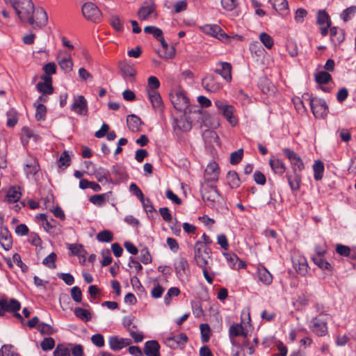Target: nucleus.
<instances>
[{
	"label": "nucleus",
	"instance_id": "f257e3e1",
	"mask_svg": "<svg viewBox=\"0 0 356 356\" xmlns=\"http://www.w3.org/2000/svg\"><path fill=\"white\" fill-rule=\"evenodd\" d=\"M201 195L202 200L211 208L217 207L223 200L216 186L208 181H204L201 184Z\"/></svg>",
	"mask_w": 356,
	"mask_h": 356
},
{
	"label": "nucleus",
	"instance_id": "f03ea898",
	"mask_svg": "<svg viewBox=\"0 0 356 356\" xmlns=\"http://www.w3.org/2000/svg\"><path fill=\"white\" fill-rule=\"evenodd\" d=\"M21 21L30 19L34 13V5L31 0H11L10 3Z\"/></svg>",
	"mask_w": 356,
	"mask_h": 356
},
{
	"label": "nucleus",
	"instance_id": "7ed1b4c3",
	"mask_svg": "<svg viewBox=\"0 0 356 356\" xmlns=\"http://www.w3.org/2000/svg\"><path fill=\"white\" fill-rule=\"evenodd\" d=\"M170 100L175 109L187 115L189 108V100L183 91H177L170 95Z\"/></svg>",
	"mask_w": 356,
	"mask_h": 356
},
{
	"label": "nucleus",
	"instance_id": "20e7f679",
	"mask_svg": "<svg viewBox=\"0 0 356 356\" xmlns=\"http://www.w3.org/2000/svg\"><path fill=\"white\" fill-rule=\"evenodd\" d=\"M309 104L314 115L323 118L328 113V106L323 99L309 97Z\"/></svg>",
	"mask_w": 356,
	"mask_h": 356
},
{
	"label": "nucleus",
	"instance_id": "39448f33",
	"mask_svg": "<svg viewBox=\"0 0 356 356\" xmlns=\"http://www.w3.org/2000/svg\"><path fill=\"white\" fill-rule=\"evenodd\" d=\"M48 17L46 11L40 7L34 8V13L29 19V23L34 29L44 27L47 24Z\"/></svg>",
	"mask_w": 356,
	"mask_h": 356
},
{
	"label": "nucleus",
	"instance_id": "423d86ee",
	"mask_svg": "<svg viewBox=\"0 0 356 356\" xmlns=\"http://www.w3.org/2000/svg\"><path fill=\"white\" fill-rule=\"evenodd\" d=\"M82 13L88 20L93 22H99L102 19L101 11L95 4L91 2L83 5Z\"/></svg>",
	"mask_w": 356,
	"mask_h": 356
},
{
	"label": "nucleus",
	"instance_id": "0eeeda50",
	"mask_svg": "<svg viewBox=\"0 0 356 356\" xmlns=\"http://www.w3.org/2000/svg\"><path fill=\"white\" fill-rule=\"evenodd\" d=\"M215 104L223 116L232 126L236 124L237 120L236 118L234 117V112L235 110L233 106L227 104L219 100L216 101Z\"/></svg>",
	"mask_w": 356,
	"mask_h": 356
},
{
	"label": "nucleus",
	"instance_id": "6e6552de",
	"mask_svg": "<svg viewBox=\"0 0 356 356\" xmlns=\"http://www.w3.org/2000/svg\"><path fill=\"white\" fill-rule=\"evenodd\" d=\"M310 327L313 332L320 337L325 336L327 333V321L323 316L314 318Z\"/></svg>",
	"mask_w": 356,
	"mask_h": 356
},
{
	"label": "nucleus",
	"instance_id": "1a4fd4ad",
	"mask_svg": "<svg viewBox=\"0 0 356 356\" xmlns=\"http://www.w3.org/2000/svg\"><path fill=\"white\" fill-rule=\"evenodd\" d=\"M156 6L152 1H145L138 11V17L140 20H146L152 15L156 17Z\"/></svg>",
	"mask_w": 356,
	"mask_h": 356
},
{
	"label": "nucleus",
	"instance_id": "9d476101",
	"mask_svg": "<svg viewBox=\"0 0 356 356\" xmlns=\"http://www.w3.org/2000/svg\"><path fill=\"white\" fill-rule=\"evenodd\" d=\"M56 61L62 70L65 73L70 72L73 69V62L70 55L66 51H60L56 56Z\"/></svg>",
	"mask_w": 356,
	"mask_h": 356
},
{
	"label": "nucleus",
	"instance_id": "9b49d317",
	"mask_svg": "<svg viewBox=\"0 0 356 356\" xmlns=\"http://www.w3.org/2000/svg\"><path fill=\"white\" fill-rule=\"evenodd\" d=\"M200 29L204 33L212 35L220 40H225L228 38L227 35L218 25L206 24Z\"/></svg>",
	"mask_w": 356,
	"mask_h": 356
},
{
	"label": "nucleus",
	"instance_id": "f8f14e48",
	"mask_svg": "<svg viewBox=\"0 0 356 356\" xmlns=\"http://www.w3.org/2000/svg\"><path fill=\"white\" fill-rule=\"evenodd\" d=\"M284 154L289 159L293 168V172L301 171L304 169V163L300 157L293 150L289 148L283 149Z\"/></svg>",
	"mask_w": 356,
	"mask_h": 356
},
{
	"label": "nucleus",
	"instance_id": "ddd939ff",
	"mask_svg": "<svg viewBox=\"0 0 356 356\" xmlns=\"http://www.w3.org/2000/svg\"><path fill=\"white\" fill-rule=\"evenodd\" d=\"M71 110L81 115H86L88 113L87 101L82 95L74 97V102L71 105Z\"/></svg>",
	"mask_w": 356,
	"mask_h": 356
},
{
	"label": "nucleus",
	"instance_id": "4468645a",
	"mask_svg": "<svg viewBox=\"0 0 356 356\" xmlns=\"http://www.w3.org/2000/svg\"><path fill=\"white\" fill-rule=\"evenodd\" d=\"M220 173L219 167L217 163L213 162L207 165L204 170V181L212 184L218 179Z\"/></svg>",
	"mask_w": 356,
	"mask_h": 356
},
{
	"label": "nucleus",
	"instance_id": "2eb2a0df",
	"mask_svg": "<svg viewBox=\"0 0 356 356\" xmlns=\"http://www.w3.org/2000/svg\"><path fill=\"white\" fill-rule=\"evenodd\" d=\"M202 85L206 90L211 92H216L221 88V85L217 79L211 74L207 75L202 80Z\"/></svg>",
	"mask_w": 356,
	"mask_h": 356
},
{
	"label": "nucleus",
	"instance_id": "dca6fc26",
	"mask_svg": "<svg viewBox=\"0 0 356 356\" xmlns=\"http://www.w3.org/2000/svg\"><path fill=\"white\" fill-rule=\"evenodd\" d=\"M175 268L176 275L180 280L188 277L189 273L188 264L185 258H179L175 261Z\"/></svg>",
	"mask_w": 356,
	"mask_h": 356
},
{
	"label": "nucleus",
	"instance_id": "f3484780",
	"mask_svg": "<svg viewBox=\"0 0 356 356\" xmlns=\"http://www.w3.org/2000/svg\"><path fill=\"white\" fill-rule=\"evenodd\" d=\"M131 343V341L129 339H120L117 336H111L108 338L109 346L114 351L120 350Z\"/></svg>",
	"mask_w": 356,
	"mask_h": 356
},
{
	"label": "nucleus",
	"instance_id": "a211bd4d",
	"mask_svg": "<svg viewBox=\"0 0 356 356\" xmlns=\"http://www.w3.org/2000/svg\"><path fill=\"white\" fill-rule=\"evenodd\" d=\"M160 345L156 340H151L145 342L143 349L147 356H160Z\"/></svg>",
	"mask_w": 356,
	"mask_h": 356
},
{
	"label": "nucleus",
	"instance_id": "6ab92c4d",
	"mask_svg": "<svg viewBox=\"0 0 356 356\" xmlns=\"http://www.w3.org/2000/svg\"><path fill=\"white\" fill-rule=\"evenodd\" d=\"M218 65L221 66L220 69H216L214 72L220 74L227 81L232 80V65L227 62H220Z\"/></svg>",
	"mask_w": 356,
	"mask_h": 356
},
{
	"label": "nucleus",
	"instance_id": "aec40b11",
	"mask_svg": "<svg viewBox=\"0 0 356 356\" xmlns=\"http://www.w3.org/2000/svg\"><path fill=\"white\" fill-rule=\"evenodd\" d=\"M147 95L153 108L159 111H161L163 109V102L159 92L151 90L150 92H147Z\"/></svg>",
	"mask_w": 356,
	"mask_h": 356
},
{
	"label": "nucleus",
	"instance_id": "412c9836",
	"mask_svg": "<svg viewBox=\"0 0 356 356\" xmlns=\"http://www.w3.org/2000/svg\"><path fill=\"white\" fill-rule=\"evenodd\" d=\"M127 123L129 129L132 132H137L140 129L141 120L136 115H129L127 118Z\"/></svg>",
	"mask_w": 356,
	"mask_h": 356
},
{
	"label": "nucleus",
	"instance_id": "4be33fe9",
	"mask_svg": "<svg viewBox=\"0 0 356 356\" xmlns=\"http://www.w3.org/2000/svg\"><path fill=\"white\" fill-rule=\"evenodd\" d=\"M188 341V337L186 334L181 333L177 336L169 337L166 338V343L172 348H177L181 343H186Z\"/></svg>",
	"mask_w": 356,
	"mask_h": 356
},
{
	"label": "nucleus",
	"instance_id": "5701e85b",
	"mask_svg": "<svg viewBox=\"0 0 356 356\" xmlns=\"http://www.w3.org/2000/svg\"><path fill=\"white\" fill-rule=\"evenodd\" d=\"M257 276L259 280L266 285H269L272 283L273 276L264 267L260 266L257 268Z\"/></svg>",
	"mask_w": 356,
	"mask_h": 356
},
{
	"label": "nucleus",
	"instance_id": "b1692460",
	"mask_svg": "<svg viewBox=\"0 0 356 356\" xmlns=\"http://www.w3.org/2000/svg\"><path fill=\"white\" fill-rule=\"evenodd\" d=\"M188 113L189 115L187 117V119L192 121H197V122L204 121V113L202 109H200L198 106H194L191 107Z\"/></svg>",
	"mask_w": 356,
	"mask_h": 356
},
{
	"label": "nucleus",
	"instance_id": "393cba45",
	"mask_svg": "<svg viewBox=\"0 0 356 356\" xmlns=\"http://www.w3.org/2000/svg\"><path fill=\"white\" fill-rule=\"evenodd\" d=\"M227 181L232 188H237L241 185V179L236 171L230 170L227 174Z\"/></svg>",
	"mask_w": 356,
	"mask_h": 356
},
{
	"label": "nucleus",
	"instance_id": "a878e982",
	"mask_svg": "<svg viewBox=\"0 0 356 356\" xmlns=\"http://www.w3.org/2000/svg\"><path fill=\"white\" fill-rule=\"evenodd\" d=\"M331 40L334 44H339L341 43L344 38V33L341 30L339 31L336 26L330 29Z\"/></svg>",
	"mask_w": 356,
	"mask_h": 356
},
{
	"label": "nucleus",
	"instance_id": "bb28decb",
	"mask_svg": "<svg viewBox=\"0 0 356 356\" xmlns=\"http://www.w3.org/2000/svg\"><path fill=\"white\" fill-rule=\"evenodd\" d=\"M230 338L238 336L246 337L247 331L241 323L234 324L229 329Z\"/></svg>",
	"mask_w": 356,
	"mask_h": 356
},
{
	"label": "nucleus",
	"instance_id": "cd10ccee",
	"mask_svg": "<svg viewBox=\"0 0 356 356\" xmlns=\"http://www.w3.org/2000/svg\"><path fill=\"white\" fill-rule=\"evenodd\" d=\"M0 244L5 250H8L12 247L11 236L7 229L0 232Z\"/></svg>",
	"mask_w": 356,
	"mask_h": 356
},
{
	"label": "nucleus",
	"instance_id": "c85d7f7f",
	"mask_svg": "<svg viewBox=\"0 0 356 356\" xmlns=\"http://www.w3.org/2000/svg\"><path fill=\"white\" fill-rule=\"evenodd\" d=\"M270 168L275 173L282 175L285 170L286 167L284 163L279 159H271L269 161Z\"/></svg>",
	"mask_w": 356,
	"mask_h": 356
},
{
	"label": "nucleus",
	"instance_id": "c756f323",
	"mask_svg": "<svg viewBox=\"0 0 356 356\" xmlns=\"http://www.w3.org/2000/svg\"><path fill=\"white\" fill-rule=\"evenodd\" d=\"M21 197L20 188L19 186H12L9 188L6 193V198L8 202H16Z\"/></svg>",
	"mask_w": 356,
	"mask_h": 356
},
{
	"label": "nucleus",
	"instance_id": "7c9ffc66",
	"mask_svg": "<svg viewBox=\"0 0 356 356\" xmlns=\"http://www.w3.org/2000/svg\"><path fill=\"white\" fill-rule=\"evenodd\" d=\"M76 318L85 322L90 321L92 319V314L89 310L81 307H76L74 310Z\"/></svg>",
	"mask_w": 356,
	"mask_h": 356
},
{
	"label": "nucleus",
	"instance_id": "2f4dec72",
	"mask_svg": "<svg viewBox=\"0 0 356 356\" xmlns=\"http://www.w3.org/2000/svg\"><path fill=\"white\" fill-rule=\"evenodd\" d=\"M194 254L195 256L205 254L208 257H210L211 250L207 247L204 243L197 241L194 246Z\"/></svg>",
	"mask_w": 356,
	"mask_h": 356
},
{
	"label": "nucleus",
	"instance_id": "473e14b6",
	"mask_svg": "<svg viewBox=\"0 0 356 356\" xmlns=\"http://www.w3.org/2000/svg\"><path fill=\"white\" fill-rule=\"evenodd\" d=\"M120 69L124 79H126L127 76H134L136 73V70L132 65L124 62L120 63Z\"/></svg>",
	"mask_w": 356,
	"mask_h": 356
},
{
	"label": "nucleus",
	"instance_id": "72a5a7b5",
	"mask_svg": "<svg viewBox=\"0 0 356 356\" xmlns=\"http://www.w3.org/2000/svg\"><path fill=\"white\" fill-rule=\"evenodd\" d=\"M286 178L290 185L291 188L293 191H298L300 188L301 177L298 172H294L293 176L286 175Z\"/></svg>",
	"mask_w": 356,
	"mask_h": 356
},
{
	"label": "nucleus",
	"instance_id": "f704fd0d",
	"mask_svg": "<svg viewBox=\"0 0 356 356\" xmlns=\"http://www.w3.org/2000/svg\"><path fill=\"white\" fill-rule=\"evenodd\" d=\"M69 250L71 251V253L74 255H76L79 257L86 258L87 255V252L83 248V246L81 244H70Z\"/></svg>",
	"mask_w": 356,
	"mask_h": 356
},
{
	"label": "nucleus",
	"instance_id": "c9c22d12",
	"mask_svg": "<svg viewBox=\"0 0 356 356\" xmlns=\"http://www.w3.org/2000/svg\"><path fill=\"white\" fill-rule=\"evenodd\" d=\"M313 169L314 172V179L316 181L321 180L323 177V174L324 172L323 163L320 160L316 161L314 164L313 165Z\"/></svg>",
	"mask_w": 356,
	"mask_h": 356
},
{
	"label": "nucleus",
	"instance_id": "e433bc0d",
	"mask_svg": "<svg viewBox=\"0 0 356 356\" xmlns=\"http://www.w3.org/2000/svg\"><path fill=\"white\" fill-rule=\"evenodd\" d=\"M40 170V166L37 160L33 159L31 162L26 164L25 172L27 175H35Z\"/></svg>",
	"mask_w": 356,
	"mask_h": 356
},
{
	"label": "nucleus",
	"instance_id": "4c0bfd02",
	"mask_svg": "<svg viewBox=\"0 0 356 356\" xmlns=\"http://www.w3.org/2000/svg\"><path fill=\"white\" fill-rule=\"evenodd\" d=\"M317 24L319 25H327V27L331 26V20L330 16L325 10H319L317 15Z\"/></svg>",
	"mask_w": 356,
	"mask_h": 356
},
{
	"label": "nucleus",
	"instance_id": "58836bf2",
	"mask_svg": "<svg viewBox=\"0 0 356 356\" xmlns=\"http://www.w3.org/2000/svg\"><path fill=\"white\" fill-rule=\"evenodd\" d=\"M203 137L207 143H218L219 137L218 134L211 130H207L203 134Z\"/></svg>",
	"mask_w": 356,
	"mask_h": 356
},
{
	"label": "nucleus",
	"instance_id": "ea45409f",
	"mask_svg": "<svg viewBox=\"0 0 356 356\" xmlns=\"http://www.w3.org/2000/svg\"><path fill=\"white\" fill-rule=\"evenodd\" d=\"M332 79V76L325 71H321L315 75V80L319 84H326Z\"/></svg>",
	"mask_w": 356,
	"mask_h": 356
},
{
	"label": "nucleus",
	"instance_id": "a19ab883",
	"mask_svg": "<svg viewBox=\"0 0 356 356\" xmlns=\"http://www.w3.org/2000/svg\"><path fill=\"white\" fill-rule=\"evenodd\" d=\"M95 177L98 181L102 182L106 181V182H113L112 178L110 176V172L106 170L100 168L95 172Z\"/></svg>",
	"mask_w": 356,
	"mask_h": 356
},
{
	"label": "nucleus",
	"instance_id": "79ce46f5",
	"mask_svg": "<svg viewBox=\"0 0 356 356\" xmlns=\"http://www.w3.org/2000/svg\"><path fill=\"white\" fill-rule=\"evenodd\" d=\"M312 260L320 268L331 271L332 266L329 262L319 256H314Z\"/></svg>",
	"mask_w": 356,
	"mask_h": 356
},
{
	"label": "nucleus",
	"instance_id": "37998d69",
	"mask_svg": "<svg viewBox=\"0 0 356 356\" xmlns=\"http://www.w3.org/2000/svg\"><path fill=\"white\" fill-rule=\"evenodd\" d=\"M6 307L8 312H16L20 309L21 304L17 300L12 298L9 301L6 300Z\"/></svg>",
	"mask_w": 356,
	"mask_h": 356
},
{
	"label": "nucleus",
	"instance_id": "c03bdc74",
	"mask_svg": "<svg viewBox=\"0 0 356 356\" xmlns=\"http://www.w3.org/2000/svg\"><path fill=\"white\" fill-rule=\"evenodd\" d=\"M97 239L99 242H111L113 239V235L109 230H103L97 234Z\"/></svg>",
	"mask_w": 356,
	"mask_h": 356
},
{
	"label": "nucleus",
	"instance_id": "a18cd8bd",
	"mask_svg": "<svg viewBox=\"0 0 356 356\" xmlns=\"http://www.w3.org/2000/svg\"><path fill=\"white\" fill-rule=\"evenodd\" d=\"M36 88L42 95H51L54 92L52 84L43 83L38 82L36 85Z\"/></svg>",
	"mask_w": 356,
	"mask_h": 356
},
{
	"label": "nucleus",
	"instance_id": "49530a36",
	"mask_svg": "<svg viewBox=\"0 0 356 356\" xmlns=\"http://www.w3.org/2000/svg\"><path fill=\"white\" fill-rule=\"evenodd\" d=\"M259 40L262 44L268 49H270L274 44L273 38L266 33H261L259 35Z\"/></svg>",
	"mask_w": 356,
	"mask_h": 356
},
{
	"label": "nucleus",
	"instance_id": "de8ad7c7",
	"mask_svg": "<svg viewBox=\"0 0 356 356\" xmlns=\"http://www.w3.org/2000/svg\"><path fill=\"white\" fill-rule=\"evenodd\" d=\"M160 86V82L159 79L154 76H151L148 78L147 80V92H150L151 90L157 91V88Z\"/></svg>",
	"mask_w": 356,
	"mask_h": 356
},
{
	"label": "nucleus",
	"instance_id": "09e8293b",
	"mask_svg": "<svg viewBox=\"0 0 356 356\" xmlns=\"http://www.w3.org/2000/svg\"><path fill=\"white\" fill-rule=\"evenodd\" d=\"M201 332V339L203 343L209 341L210 338V327L208 324L202 323L200 325Z\"/></svg>",
	"mask_w": 356,
	"mask_h": 356
},
{
	"label": "nucleus",
	"instance_id": "8fccbe9b",
	"mask_svg": "<svg viewBox=\"0 0 356 356\" xmlns=\"http://www.w3.org/2000/svg\"><path fill=\"white\" fill-rule=\"evenodd\" d=\"M36 107V112H35V118L38 121L44 120L46 115L47 108L46 106L39 103L36 105V104H34Z\"/></svg>",
	"mask_w": 356,
	"mask_h": 356
},
{
	"label": "nucleus",
	"instance_id": "3c124183",
	"mask_svg": "<svg viewBox=\"0 0 356 356\" xmlns=\"http://www.w3.org/2000/svg\"><path fill=\"white\" fill-rule=\"evenodd\" d=\"M1 356H16L15 347L10 344L3 345L0 349Z\"/></svg>",
	"mask_w": 356,
	"mask_h": 356
},
{
	"label": "nucleus",
	"instance_id": "603ef678",
	"mask_svg": "<svg viewBox=\"0 0 356 356\" xmlns=\"http://www.w3.org/2000/svg\"><path fill=\"white\" fill-rule=\"evenodd\" d=\"M111 26L117 31H122L124 29L123 24L118 15H112L110 19Z\"/></svg>",
	"mask_w": 356,
	"mask_h": 356
},
{
	"label": "nucleus",
	"instance_id": "864d4df0",
	"mask_svg": "<svg viewBox=\"0 0 356 356\" xmlns=\"http://www.w3.org/2000/svg\"><path fill=\"white\" fill-rule=\"evenodd\" d=\"M270 3L277 11H282L288 8L286 0H270Z\"/></svg>",
	"mask_w": 356,
	"mask_h": 356
},
{
	"label": "nucleus",
	"instance_id": "5fc2aeb1",
	"mask_svg": "<svg viewBox=\"0 0 356 356\" xmlns=\"http://www.w3.org/2000/svg\"><path fill=\"white\" fill-rule=\"evenodd\" d=\"M243 156V149H239L237 151L232 152L230 155V163L236 165L241 162Z\"/></svg>",
	"mask_w": 356,
	"mask_h": 356
},
{
	"label": "nucleus",
	"instance_id": "6e6d98bb",
	"mask_svg": "<svg viewBox=\"0 0 356 356\" xmlns=\"http://www.w3.org/2000/svg\"><path fill=\"white\" fill-rule=\"evenodd\" d=\"M356 13V6H351L346 9H345L341 15V18L344 22H348L352 17V16L355 15Z\"/></svg>",
	"mask_w": 356,
	"mask_h": 356
},
{
	"label": "nucleus",
	"instance_id": "4d7b16f0",
	"mask_svg": "<svg viewBox=\"0 0 356 356\" xmlns=\"http://www.w3.org/2000/svg\"><path fill=\"white\" fill-rule=\"evenodd\" d=\"M56 259V254L54 252H51L47 257H46L43 261L42 264L47 267L54 269L56 268L55 261Z\"/></svg>",
	"mask_w": 356,
	"mask_h": 356
},
{
	"label": "nucleus",
	"instance_id": "13d9d810",
	"mask_svg": "<svg viewBox=\"0 0 356 356\" xmlns=\"http://www.w3.org/2000/svg\"><path fill=\"white\" fill-rule=\"evenodd\" d=\"M175 54V49L174 47H168V49H162L159 51V55L161 58L164 59L172 58Z\"/></svg>",
	"mask_w": 356,
	"mask_h": 356
},
{
	"label": "nucleus",
	"instance_id": "bf43d9fd",
	"mask_svg": "<svg viewBox=\"0 0 356 356\" xmlns=\"http://www.w3.org/2000/svg\"><path fill=\"white\" fill-rule=\"evenodd\" d=\"M144 32L146 33L152 34L153 36L157 40L163 35L162 30L153 26H147L145 27Z\"/></svg>",
	"mask_w": 356,
	"mask_h": 356
},
{
	"label": "nucleus",
	"instance_id": "052dcab7",
	"mask_svg": "<svg viewBox=\"0 0 356 356\" xmlns=\"http://www.w3.org/2000/svg\"><path fill=\"white\" fill-rule=\"evenodd\" d=\"M41 348L44 351L52 350L55 346V341L51 337L44 338L40 343Z\"/></svg>",
	"mask_w": 356,
	"mask_h": 356
},
{
	"label": "nucleus",
	"instance_id": "680f3d73",
	"mask_svg": "<svg viewBox=\"0 0 356 356\" xmlns=\"http://www.w3.org/2000/svg\"><path fill=\"white\" fill-rule=\"evenodd\" d=\"M38 330L41 334L51 335L56 332L53 327L44 323H40L38 325Z\"/></svg>",
	"mask_w": 356,
	"mask_h": 356
},
{
	"label": "nucleus",
	"instance_id": "e2e57ef3",
	"mask_svg": "<svg viewBox=\"0 0 356 356\" xmlns=\"http://www.w3.org/2000/svg\"><path fill=\"white\" fill-rule=\"evenodd\" d=\"M139 258L144 264H148L152 262V257L147 248L140 250Z\"/></svg>",
	"mask_w": 356,
	"mask_h": 356
},
{
	"label": "nucleus",
	"instance_id": "0e129e2a",
	"mask_svg": "<svg viewBox=\"0 0 356 356\" xmlns=\"http://www.w3.org/2000/svg\"><path fill=\"white\" fill-rule=\"evenodd\" d=\"M54 356H70V352L63 344H58L54 351Z\"/></svg>",
	"mask_w": 356,
	"mask_h": 356
},
{
	"label": "nucleus",
	"instance_id": "69168bd1",
	"mask_svg": "<svg viewBox=\"0 0 356 356\" xmlns=\"http://www.w3.org/2000/svg\"><path fill=\"white\" fill-rule=\"evenodd\" d=\"M70 165V158L67 152L65 151L60 156L58 161V166L59 168L65 167L67 168Z\"/></svg>",
	"mask_w": 356,
	"mask_h": 356
},
{
	"label": "nucleus",
	"instance_id": "338daca9",
	"mask_svg": "<svg viewBox=\"0 0 356 356\" xmlns=\"http://www.w3.org/2000/svg\"><path fill=\"white\" fill-rule=\"evenodd\" d=\"M71 296L76 302H81L82 300V292L79 286H74L70 291Z\"/></svg>",
	"mask_w": 356,
	"mask_h": 356
},
{
	"label": "nucleus",
	"instance_id": "774afa93",
	"mask_svg": "<svg viewBox=\"0 0 356 356\" xmlns=\"http://www.w3.org/2000/svg\"><path fill=\"white\" fill-rule=\"evenodd\" d=\"M336 252L341 256L349 257L350 255V248L348 246L337 244L336 245Z\"/></svg>",
	"mask_w": 356,
	"mask_h": 356
}]
</instances>
